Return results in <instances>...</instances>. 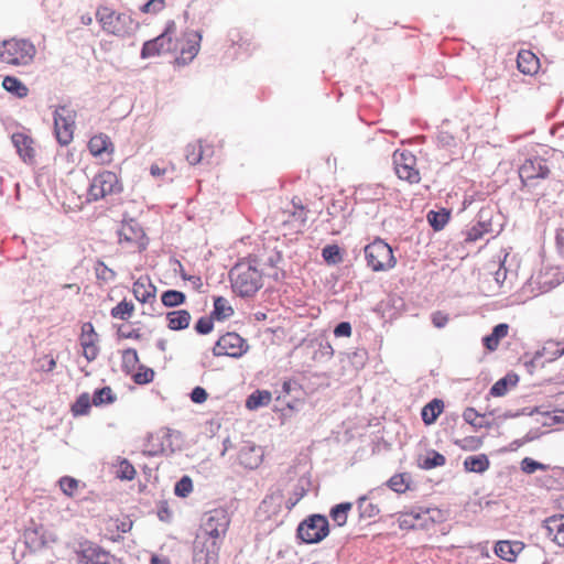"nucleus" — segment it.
Here are the masks:
<instances>
[{"instance_id":"obj_1","label":"nucleus","mask_w":564,"mask_h":564,"mask_svg":"<svg viewBox=\"0 0 564 564\" xmlns=\"http://www.w3.org/2000/svg\"><path fill=\"white\" fill-rule=\"evenodd\" d=\"M229 524L230 516L225 508L204 513L193 543L192 564H218L219 550Z\"/></svg>"},{"instance_id":"obj_2","label":"nucleus","mask_w":564,"mask_h":564,"mask_svg":"<svg viewBox=\"0 0 564 564\" xmlns=\"http://www.w3.org/2000/svg\"><path fill=\"white\" fill-rule=\"evenodd\" d=\"M229 280L232 291L240 297H252L262 288V273L242 263L230 269Z\"/></svg>"},{"instance_id":"obj_3","label":"nucleus","mask_w":564,"mask_h":564,"mask_svg":"<svg viewBox=\"0 0 564 564\" xmlns=\"http://www.w3.org/2000/svg\"><path fill=\"white\" fill-rule=\"evenodd\" d=\"M329 532L328 518L322 513H312L297 524L295 538L301 544H317L325 540Z\"/></svg>"},{"instance_id":"obj_4","label":"nucleus","mask_w":564,"mask_h":564,"mask_svg":"<svg viewBox=\"0 0 564 564\" xmlns=\"http://www.w3.org/2000/svg\"><path fill=\"white\" fill-rule=\"evenodd\" d=\"M96 17L102 30L116 36L124 37L138 29V23L129 14L118 13L107 7L99 8Z\"/></svg>"},{"instance_id":"obj_5","label":"nucleus","mask_w":564,"mask_h":564,"mask_svg":"<svg viewBox=\"0 0 564 564\" xmlns=\"http://www.w3.org/2000/svg\"><path fill=\"white\" fill-rule=\"evenodd\" d=\"M364 252L367 265L375 272L391 270L397 264L392 247L379 237L365 246Z\"/></svg>"},{"instance_id":"obj_6","label":"nucleus","mask_w":564,"mask_h":564,"mask_svg":"<svg viewBox=\"0 0 564 564\" xmlns=\"http://www.w3.org/2000/svg\"><path fill=\"white\" fill-rule=\"evenodd\" d=\"M35 53V46L28 40H4L1 43L0 61L14 66H25L33 61Z\"/></svg>"},{"instance_id":"obj_7","label":"nucleus","mask_w":564,"mask_h":564,"mask_svg":"<svg viewBox=\"0 0 564 564\" xmlns=\"http://www.w3.org/2000/svg\"><path fill=\"white\" fill-rule=\"evenodd\" d=\"M551 173L550 162L547 159L535 155L524 160L519 167V177L522 183V189L529 192L538 185L539 180H545Z\"/></svg>"},{"instance_id":"obj_8","label":"nucleus","mask_w":564,"mask_h":564,"mask_svg":"<svg viewBox=\"0 0 564 564\" xmlns=\"http://www.w3.org/2000/svg\"><path fill=\"white\" fill-rule=\"evenodd\" d=\"M174 21L166 24L165 30L155 39L145 41L142 45L141 58H150L166 53H173L176 50V42L173 40Z\"/></svg>"},{"instance_id":"obj_9","label":"nucleus","mask_w":564,"mask_h":564,"mask_svg":"<svg viewBox=\"0 0 564 564\" xmlns=\"http://www.w3.org/2000/svg\"><path fill=\"white\" fill-rule=\"evenodd\" d=\"M122 187L117 175L110 171L98 173L91 180L87 196L89 202H97L107 195L120 193Z\"/></svg>"},{"instance_id":"obj_10","label":"nucleus","mask_w":564,"mask_h":564,"mask_svg":"<svg viewBox=\"0 0 564 564\" xmlns=\"http://www.w3.org/2000/svg\"><path fill=\"white\" fill-rule=\"evenodd\" d=\"M249 349L245 338L235 332H228L220 336L213 347V356H228L235 359L241 358Z\"/></svg>"},{"instance_id":"obj_11","label":"nucleus","mask_w":564,"mask_h":564,"mask_svg":"<svg viewBox=\"0 0 564 564\" xmlns=\"http://www.w3.org/2000/svg\"><path fill=\"white\" fill-rule=\"evenodd\" d=\"M75 117V111L66 105L58 106L54 110V131L61 145H67L73 140Z\"/></svg>"},{"instance_id":"obj_12","label":"nucleus","mask_w":564,"mask_h":564,"mask_svg":"<svg viewBox=\"0 0 564 564\" xmlns=\"http://www.w3.org/2000/svg\"><path fill=\"white\" fill-rule=\"evenodd\" d=\"M394 170L399 178L411 184L419 183L421 177L416 169V156L409 150H395L393 152Z\"/></svg>"},{"instance_id":"obj_13","label":"nucleus","mask_w":564,"mask_h":564,"mask_svg":"<svg viewBox=\"0 0 564 564\" xmlns=\"http://www.w3.org/2000/svg\"><path fill=\"white\" fill-rule=\"evenodd\" d=\"M75 553L79 562L85 564H111L115 561V556L108 551L88 540L80 541Z\"/></svg>"},{"instance_id":"obj_14","label":"nucleus","mask_w":564,"mask_h":564,"mask_svg":"<svg viewBox=\"0 0 564 564\" xmlns=\"http://www.w3.org/2000/svg\"><path fill=\"white\" fill-rule=\"evenodd\" d=\"M203 34L200 30H186L178 39V66L189 64L198 54Z\"/></svg>"},{"instance_id":"obj_15","label":"nucleus","mask_w":564,"mask_h":564,"mask_svg":"<svg viewBox=\"0 0 564 564\" xmlns=\"http://www.w3.org/2000/svg\"><path fill=\"white\" fill-rule=\"evenodd\" d=\"M119 242L133 243L139 249H144L147 246L145 234L141 225L134 219L123 221L118 229Z\"/></svg>"},{"instance_id":"obj_16","label":"nucleus","mask_w":564,"mask_h":564,"mask_svg":"<svg viewBox=\"0 0 564 564\" xmlns=\"http://www.w3.org/2000/svg\"><path fill=\"white\" fill-rule=\"evenodd\" d=\"M25 544L32 551H39L55 543L57 538L52 531H48L43 525L28 529L24 532Z\"/></svg>"},{"instance_id":"obj_17","label":"nucleus","mask_w":564,"mask_h":564,"mask_svg":"<svg viewBox=\"0 0 564 564\" xmlns=\"http://www.w3.org/2000/svg\"><path fill=\"white\" fill-rule=\"evenodd\" d=\"M238 459L245 468L256 469L263 460V449L250 441L243 442L239 449Z\"/></svg>"},{"instance_id":"obj_18","label":"nucleus","mask_w":564,"mask_h":564,"mask_svg":"<svg viewBox=\"0 0 564 564\" xmlns=\"http://www.w3.org/2000/svg\"><path fill=\"white\" fill-rule=\"evenodd\" d=\"M377 491H386V488L383 486L373 488L357 499L359 520H370L379 514V507L371 502V500L377 499Z\"/></svg>"},{"instance_id":"obj_19","label":"nucleus","mask_w":564,"mask_h":564,"mask_svg":"<svg viewBox=\"0 0 564 564\" xmlns=\"http://www.w3.org/2000/svg\"><path fill=\"white\" fill-rule=\"evenodd\" d=\"M303 390L301 384L294 379L284 380L281 394L278 401H282L290 410L296 409V403L301 401Z\"/></svg>"},{"instance_id":"obj_20","label":"nucleus","mask_w":564,"mask_h":564,"mask_svg":"<svg viewBox=\"0 0 564 564\" xmlns=\"http://www.w3.org/2000/svg\"><path fill=\"white\" fill-rule=\"evenodd\" d=\"M524 549L521 541L501 540L496 542L494 546L495 554L509 563L514 562L518 554Z\"/></svg>"},{"instance_id":"obj_21","label":"nucleus","mask_w":564,"mask_h":564,"mask_svg":"<svg viewBox=\"0 0 564 564\" xmlns=\"http://www.w3.org/2000/svg\"><path fill=\"white\" fill-rule=\"evenodd\" d=\"M11 141L17 149L19 156L24 162H31L34 159L33 140L31 137L22 132H15L11 137Z\"/></svg>"},{"instance_id":"obj_22","label":"nucleus","mask_w":564,"mask_h":564,"mask_svg":"<svg viewBox=\"0 0 564 564\" xmlns=\"http://www.w3.org/2000/svg\"><path fill=\"white\" fill-rule=\"evenodd\" d=\"M213 148L209 145L204 147L202 141L196 143H189L185 148V159L189 165H196L203 160L209 158L213 154Z\"/></svg>"},{"instance_id":"obj_23","label":"nucleus","mask_w":564,"mask_h":564,"mask_svg":"<svg viewBox=\"0 0 564 564\" xmlns=\"http://www.w3.org/2000/svg\"><path fill=\"white\" fill-rule=\"evenodd\" d=\"M171 432H172V430L166 429L161 432L162 435L158 434L155 437L151 436V442L156 441L158 445L155 447V445L153 444L152 448L145 449L144 453H147L150 456H155L160 453H167V452L173 454L174 448H173V443L171 440V437H172Z\"/></svg>"},{"instance_id":"obj_24","label":"nucleus","mask_w":564,"mask_h":564,"mask_svg":"<svg viewBox=\"0 0 564 564\" xmlns=\"http://www.w3.org/2000/svg\"><path fill=\"white\" fill-rule=\"evenodd\" d=\"M508 332L509 325L507 323H499L495 325L491 333L482 337V345L487 350L495 351L498 348L500 340L508 335Z\"/></svg>"},{"instance_id":"obj_25","label":"nucleus","mask_w":564,"mask_h":564,"mask_svg":"<svg viewBox=\"0 0 564 564\" xmlns=\"http://www.w3.org/2000/svg\"><path fill=\"white\" fill-rule=\"evenodd\" d=\"M519 382V376L516 372H508L502 378L497 380L490 388L489 394L492 397H503L510 388H513Z\"/></svg>"},{"instance_id":"obj_26","label":"nucleus","mask_w":564,"mask_h":564,"mask_svg":"<svg viewBox=\"0 0 564 564\" xmlns=\"http://www.w3.org/2000/svg\"><path fill=\"white\" fill-rule=\"evenodd\" d=\"M518 69L524 75H533L538 72L539 59L531 51H520L517 57Z\"/></svg>"},{"instance_id":"obj_27","label":"nucleus","mask_w":564,"mask_h":564,"mask_svg":"<svg viewBox=\"0 0 564 564\" xmlns=\"http://www.w3.org/2000/svg\"><path fill=\"white\" fill-rule=\"evenodd\" d=\"M463 466L467 473L484 474L490 467V460L486 454L470 455L467 456Z\"/></svg>"},{"instance_id":"obj_28","label":"nucleus","mask_w":564,"mask_h":564,"mask_svg":"<svg viewBox=\"0 0 564 564\" xmlns=\"http://www.w3.org/2000/svg\"><path fill=\"white\" fill-rule=\"evenodd\" d=\"M487 415V413H479L476 409L469 406V408H466L463 412V419L464 421L471 425L476 431L477 430H480V429H490L495 425L496 421L492 420V421H487V420H481V419H478V417H485Z\"/></svg>"},{"instance_id":"obj_29","label":"nucleus","mask_w":564,"mask_h":564,"mask_svg":"<svg viewBox=\"0 0 564 564\" xmlns=\"http://www.w3.org/2000/svg\"><path fill=\"white\" fill-rule=\"evenodd\" d=\"M444 410V402L441 399H433L421 410V417L425 425L433 424Z\"/></svg>"},{"instance_id":"obj_30","label":"nucleus","mask_w":564,"mask_h":564,"mask_svg":"<svg viewBox=\"0 0 564 564\" xmlns=\"http://www.w3.org/2000/svg\"><path fill=\"white\" fill-rule=\"evenodd\" d=\"M445 464L446 457L435 449L426 451V454L417 459V466L423 470H431Z\"/></svg>"},{"instance_id":"obj_31","label":"nucleus","mask_w":564,"mask_h":564,"mask_svg":"<svg viewBox=\"0 0 564 564\" xmlns=\"http://www.w3.org/2000/svg\"><path fill=\"white\" fill-rule=\"evenodd\" d=\"M545 528L550 534L554 533V541L564 546V514L552 516L545 520Z\"/></svg>"},{"instance_id":"obj_32","label":"nucleus","mask_w":564,"mask_h":564,"mask_svg":"<svg viewBox=\"0 0 564 564\" xmlns=\"http://www.w3.org/2000/svg\"><path fill=\"white\" fill-rule=\"evenodd\" d=\"M88 149L94 156H100L109 150L112 151V142L108 135L100 133L89 140Z\"/></svg>"},{"instance_id":"obj_33","label":"nucleus","mask_w":564,"mask_h":564,"mask_svg":"<svg viewBox=\"0 0 564 564\" xmlns=\"http://www.w3.org/2000/svg\"><path fill=\"white\" fill-rule=\"evenodd\" d=\"M210 315L215 321L221 322L234 315V308L224 296H215Z\"/></svg>"},{"instance_id":"obj_34","label":"nucleus","mask_w":564,"mask_h":564,"mask_svg":"<svg viewBox=\"0 0 564 564\" xmlns=\"http://www.w3.org/2000/svg\"><path fill=\"white\" fill-rule=\"evenodd\" d=\"M272 397L268 390H254L247 397L246 408L248 410H258L259 408L265 406L270 403Z\"/></svg>"},{"instance_id":"obj_35","label":"nucleus","mask_w":564,"mask_h":564,"mask_svg":"<svg viewBox=\"0 0 564 564\" xmlns=\"http://www.w3.org/2000/svg\"><path fill=\"white\" fill-rule=\"evenodd\" d=\"M411 476L408 473L395 474L390 477L383 487H388L392 491L397 494H404L406 490L411 489L410 487Z\"/></svg>"},{"instance_id":"obj_36","label":"nucleus","mask_w":564,"mask_h":564,"mask_svg":"<svg viewBox=\"0 0 564 564\" xmlns=\"http://www.w3.org/2000/svg\"><path fill=\"white\" fill-rule=\"evenodd\" d=\"M2 87L18 98H24L29 94V88L14 76H6L2 80Z\"/></svg>"},{"instance_id":"obj_37","label":"nucleus","mask_w":564,"mask_h":564,"mask_svg":"<svg viewBox=\"0 0 564 564\" xmlns=\"http://www.w3.org/2000/svg\"><path fill=\"white\" fill-rule=\"evenodd\" d=\"M427 221L434 231L442 230L451 219V212L446 208L430 210L426 215Z\"/></svg>"},{"instance_id":"obj_38","label":"nucleus","mask_w":564,"mask_h":564,"mask_svg":"<svg viewBox=\"0 0 564 564\" xmlns=\"http://www.w3.org/2000/svg\"><path fill=\"white\" fill-rule=\"evenodd\" d=\"M132 292L134 297L141 303L155 299V288L150 282L144 283L141 279L133 283Z\"/></svg>"},{"instance_id":"obj_39","label":"nucleus","mask_w":564,"mask_h":564,"mask_svg":"<svg viewBox=\"0 0 564 564\" xmlns=\"http://www.w3.org/2000/svg\"><path fill=\"white\" fill-rule=\"evenodd\" d=\"M308 486V479H299V481L293 487L292 495L285 501V507L288 510L293 509L299 503V501L307 494Z\"/></svg>"},{"instance_id":"obj_40","label":"nucleus","mask_w":564,"mask_h":564,"mask_svg":"<svg viewBox=\"0 0 564 564\" xmlns=\"http://www.w3.org/2000/svg\"><path fill=\"white\" fill-rule=\"evenodd\" d=\"M352 508V503L344 501L333 506L329 510V517L338 525L343 527L347 523L348 513Z\"/></svg>"},{"instance_id":"obj_41","label":"nucleus","mask_w":564,"mask_h":564,"mask_svg":"<svg viewBox=\"0 0 564 564\" xmlns=\"http://www.w3.org/2000/svg\"><path fill=\"white\" fill-rule=\"evenodd\" d=\"M540 351H543V357H546V361H553L564 356V341L547 340Z\"/></svg>"},{"instance_id":"obj_42","label":"nucleus","mask_w":564,"mask_h":564,"mask_svg":"<svg viewBox=\"0 0 564 564\" xmlns=\"http://www.w3.org/2000/svg\"><path fill=\"white\" fill-rule=\"evenodd\" d=\"M91 401L95 406L111 404L116 401V394L106 386L94 391Z\"/></svg>"},{"instance_id":"obj_43","label":"nucleus","mask_w":564,"mask_h":564,"mask_svg":"<svg viewBox=\"0 0 564 564\" xmlns=\"http://www.w3.org/2000/svg\"><path fill=\"white\" fill-rule=\"evenodd\" d=\"M134 311V305L132 302L123 300L119 302L115 307L111 308L110 315L112 318L128 321Z\"/></svg>"},{"instance_id":"obj_44","label":"nucleus","mask_w":564,"mask_h":564,"mask_svg":"<svg viewBox=\"0 0 564 564\" xmlns=\"http://www.w3.org/2000/svg\"><path fill=\"white\" fill-rule=\"evenodd\" d=\"M322 258L328 265L338 264L343 261L341 249L335 243L326 245L322 249Z\"/></svg>"},{"instance_id":"obj_45","label":"nucleus","mask_w":564,"mask_h":564,"mask_svg":"<svg viewBox=\"0 0 564 564\" xmlns=\"http://www.w3.org/2000/svg\"><path fill=\"white\" fill-rule=\"evenodd\" d=\"M93 401L87 392L82 393L72 405V412L75 416L77 415H86L90 408Z\"/></svg>"},{"instance_id":"obj_46","label":"nucleus","mask_w":564,"mask_h":564,"mask_svg":"<svg viewBox=\"0 0 564 564\" xmlns=\"http://www.w3.org/2000/svg\"><path fill=\"white\" fill-rule=\"evenodd\" d=\"M139 362L138 352L133 348H127L122 351V370L126 373H130L134 370L137 364Z\"/></svg>"},{"instance_id":"obj_47","label":"nucleus","mask_w":564,"mask_h":564,"mask_svg":"<svg viewBox=\"0 0 564 564\" xmlns=\"http://www.w3.org/2000/svg\"><path fill=\"white\" fill-rule=\"evenodd\" d=\"M549 468H550L549 465L543 464L541 462H538V460H535L534 458H531V457H524L520 462V469H521V471L524 473V474H528V475L534 474L538 470L545 471Z\"/></svg>"},{"instance_id":"obj_48","label":"nucleus","mask_w":564,"mask_h":564,"mask_svg":"<svg viewBox=\"0 0 564 564\" xmlns=\"http://www.w3.org/2000/svg\"><path fill=\"white\" fill-rule=\"evenodd\" d=\"M97 341H98L97 339H91V338H88L86 340L80 339V345L83 347V355L89 362L94 361L99 354V347L96 344Z\"/></svg>"},{"instance_id":"obj_49","label":"nucleus","mask_w":564,"mask_h":564,"mask_svg":"<svg viewBox=\"0 0 564 564\" xmlns=\"http://www.w3.org/2000/svg\"><path fill=\"white\" fill-rule=\"evenodd\" d=\"M214 318L212 315H204L198 318L194 325V329L199 335H207L214 329Z\"/></svg>"},{"instance_id":"obj_50","label":"nucleus","mask_w":564,"mask_h":564,"mask_svg":"<svg viewBox=\"0 0 564 564\" xmlns=\"http://www.w3.org/2000/svg\"><path fill=\"white\" fill-rule=\"evenodd\" d=\"M135 469L128 459H121L117 469V477L122 480H132L135 477Z\"/></svg>"},{"instance_id":"obj_51","label":"nucleus","mask_w":564,"mask_h":564,"mask_svg":"<svg viewBox=\"0 0 564 564\" xmlns=\"http://www.w3.org/2000/svg\"><path fill=\"white\" fill-rule=\"evenodd\" d=\"M59 488L67 497H73L75 489L78 487V480L70 476H64L58 480Z\"/></svg>"},{"instance_id":"obj_52","label":"nucleus","mask_w":564,"mask_h":564,"mask_svg":"<svg viewBox=\"0 0 564 564\" xmlns=\"http://www.w3.org/2000/svg\"><path fill=\"white\" fill-rule=\"evenodd\" d=\"M455 444L464 451H477L482 446V437L467 436L462 441H456Z\"/></svg>"},{"instance_id":"obj_53","label":"nucleus","mask_w":564,"mask_h":564,"mask_svg":"<svg viewBox=\"0 0 564 564\" xmlns=\"http://www.w3.org/2000/svg\"><path fill=\"white\" fill-rule=\"evenodd\" d=\"M491 209L481 208L477 214V223L479 229H486V232L491 231Z\"/></svg>"},{"instance_id":"obj_54","label":"nucleus","mask_w":564,"mask_h":564,"mask_svg":"<svg viewBox=\"0 0 564 564\" xmlns=\"http://www.w3.org/2000/svg\"><path fill=\"white\" fill-rule=\"evenodd\" d=\"M154 378V371L151 368L140 366L139 370L133 375V381L137 384L150 383Z\"/></svg>"},{"instance_id":"obj_55","label":"nucleus","mask_w":564,"mask_h":564,"mask_svg":"<svg viewBox=\"0 0 564 564\" xmlns=\"http://www.w3.org/2000/svg\"><path fill=\"white\" fill-rule=\"evenodd\" d=\"M178 275L182 278V280L189 282L192 289L194 291H199L203 286L202 279L199 275L196 274H188L184 270L182 263L178 261Z\"/></svg>"},{"instance_id":"obj_56","label":"nucleus","mask_w":564,"mask_h":564,"mask_svg":"<svg viewBox=\"0 0 564 564\" xmlns=\"http://www.w3.org/2000/svg\"><path fill=\"white\" fill-rule=\"evenodd\" d=\"M334 356V348L327 340H322L318 345V349L315 351V359L328 360Z\"/></svg>"},{"instance_id":"obj_57","label":"nucleus","mask_w":564,"mask_h":564,"mask_svg":"<svg viewBox=\"0 0 564 564\" xmlns=\"http://www.w3.org/2000/svg\"><path fill=\"white\" fill-rule=\"evenodd\" d=\"M193 491V480L188 475L178 478V498H186Z\"/></svg>"},{"instance_id":"obj_58","label":"nucleus","mask_w":564,"mask_h":564,"mask_svg":"<svg viewBox=\"0 0 564 564\" xmlns=\"http://www.w3.org/2000/svg\"><path fill=\"white\" fill-rule=\"evenodd\" d=\"M164 0H148L140 7L142 13L156 14L164 9Z\"/></svg>"},{"instance_id":"obj_59","label":"nucleus","mask_w":564,"mask_h":564,"mask_svg":"<svg viewBox=\"0 0 564 564\" xmlns=\"http://www.w3.org/2000/svg\"><path fill=\"white\" fill-rule=\"evenodd\" d=\"M436 140L440 148L449 149L456 145L454 135L447 131H440Z\"/></svg>"},{"instance_id":"obj_60","label":"nucleus","mask_w":564,"mask_h":564,"mask_svg":"<svg viewBox=\"0 0 564 564\" xmlns=\"http://www.w3.org/2000/svg\"><path fill=\"white\" fill-rule=\"evenodd\" d=\"M188 395L193 403L202 404L207 400L208 392L206 391L205 388L196 386L195 388L192 389Z\"/></svg>"},{"instance_id":"obj_61","label":"nucleus","mask_w":564,"mask_h":564,"mask_svg":"<svg viewBox=\"0 0 564 564\" xmlns=\"http://www.w3.org/2000/svg\"><path fill=\"white\" fill-rule=\"evenodd\" d=\"M228 41H230L232 45H238L239 47L248 45L247 39H245L239 29H230L228 31Z\"/></svg>"},{"instance_id":"obj_62","label":"nucleus","mask_w":564,"mask_h":564,"mask_svg":"<svg viewBox=\"0 0 564 564\" xmlns=\"http://www.w3.org/2000/svg\"><path fill=\"white\" fill-rule=\"evenodd\" d=\"M333 333L336 337H349L352 333L351 324L347 321L339 322Z\"/></svg>"},{"instance_id":"obj_63","label":"nucleus","mask_w":564,"mask_h":564,"mask_svg":"<svg viewBox=\"0 0 564 564\" xmlns=\"http://www.w3.org/2000/svg\"><path fill=\"white\" fill-rule=\"evenodd\" d=\"M431 321L434 327L436 328H443L446 326V324L449 321L448 314L443 313L441 311H436L432 313Z\"/></svg>"},{"instance_id":"obj_64","label":"nucleus","mask_w":564,"mask_h":564,"mask_svg":"<svg viewBox=\"0 0 564 564\" xmlns=\"http://www.w3.org/2000/svg\"><path fill=\"white\" fill-rule=\"evenodd\" d=\"M555 245L558 256L564 258V226L556 230Z\"/></svg>"}]
</instances>
